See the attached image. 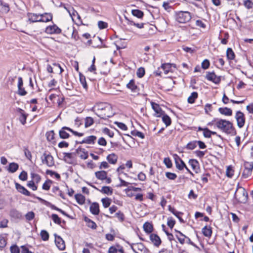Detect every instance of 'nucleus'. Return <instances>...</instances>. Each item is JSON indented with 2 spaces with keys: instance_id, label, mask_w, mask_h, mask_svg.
Here are the masks:
<instances>
[{
  "instance_id": "1",
  "label": "nucleus",
  "mask_w": 253,
  "mask_h": 253,
  "mask_svg": "<svg viewBox=\"0 0 253 253\" xmlns=\"http://www.w3.org/2000/svg\"><path fill=\"white\" fill-rule=\"evenodd\" d=\"M92 111L100 119L106 120L113 115L112 107L105 102L96 103L92 108Z\"/></svg>"
},
{
  "instance_id": "2",
  "label": "nucleus",
  "mask_w": 253,
  "mask_h": 253,
  "mask_svg": "<svg viewBox=\"0 0 253 253\" xmlns=\"http://www.w3.org/2000/svg\"><path fill=\"white\" fill-rule=\"evenodd\" d=\"M215 121L216 127L222 132L226 134L234 133V128L231 122L224 119H217Z\"/></svg>"
},
{
  "instance_id": "3",
  "label": "nucleus",
  "mask_w": 253,
  "mask_h": 253,
  "mask_svg": "<svg viewBox=\"0 0 253 253\" xmlns=\"http://www.w3.org/2000/svg\"><path fill=\"white\" fill-rule=\"evenodd\" d=\"M191 14L187 11H179L175 12V19L180 23H186L191 19Z\"/></svg>"
},
{
  "instance_id": "4",
  "label": "nucleus",
  "mask_w": 253,
  "mask_h": 253,
  "mask_svg": "<svg viewBox=\"0 0 253 253\" xmlns=\"http://www.w3.org/2000/svg\"><path fill=\"white\" fill-rule=\"evenodd\" d=\"M130 247L135 253H150L148 249L141 243L131 244Z\"/></svg>"
},
{
  "instance_id": "5",
  "label": "nucleus",
  "mask_w": 253,
  "mask_h": 253,
  "mask_svg": "<svg viewBox=\"0 0 253 253\" xmlns=\"http://www.w3.org/2000/svg\"><path fill=\"white\" fill-rule=\"evenodd\" d=\"M235 197L240 202H244L247 201L248 198V193L245 189L242 187H240L235 193Z\"/></svg>"
},
{
  "instance_id": "6",
  "label": "nucleus",
  "mask_w": 253,
  "mask_h": 253,
  "mask_svg": "<svg viewBox=\"0 0 253 253\" xmlns=\"http://www.w3.org/2000/svg\"><path fill=\"white\" fill-rule=\"evenodd\" d=\"M244 166V169L242 173V177L247 178L252 174L253 169V162H245Z\"/></svg>"
},
{
  "instance_id": "7",
  "label": "nucleus",
  "mask_w": 253,
  "mask_h": 253,
  "mask_svg": "<svg viewBox=\"0 0 253 253\" xmlns=\"http://www.w3.org/2000/svg\"><path fill=\"white\" fill-rule=\"evenodd\" d=\"M42 163L45 164L48 167H51L54 166V161L53 157L50 154L44 153L43 156L41 157Z\"/></svg>"
},
{
  "instance_id": "8",
  "label": "nucleus",
  "mask_w": 253,
  "mask_h": 253,
  "mask_svg": "<svg viewBox=\"0 0 253 253\" xmlns=\"http://www.w3.org/2000/svg\"><path fill=\"white\" fill-rule=\"evenodd\" d=\"M235 118L236 120L237 126L239 128H242L245 123V116L243 113L238 111L236 113Z\"/></svg>"
},
{
  "instance_id": "9",
  "label": "nucleus",
  "mask_w": 253,
  "mask_h": 253,
  "mask_svg": "<svg viewBox=\"0 0 253 253\" xmlns=\"http://www.w3.org/2000/svg\"><path fill=\"white\" fill-rule=\"evenodd\" d=\"M206 78L215 84H219L221 81V78L220 76H217L215 75V73L212 72H208L206 76Z\"/></svg>"
},
{
  "instance_id": "10",
  "label": "nucleus",
  "mask_w": 253,
  "mask_h": 253,
  "mask_svg": "<svg viewBox=\"0 0 253 253\" xmlns=\"http://www.w3.org/2000/svg\"><path fill=\"white\" fill-rule=\"evenodd\" d=\"M48 34H58L61 33V30L55 24L47 26L45 30Z\"/></svg>"
},
{
  "instance_id": "11",
  "label": "nucleus",
  "mask_w": 253,
  "mask_h": 253,
  "mask_svg": "<svg viewBox=\"0 0 253 253\" xmlns=\"http://www.w3.org/2000/svg\"><path fill=\"white\" fill-rule=\"evenodd\" d=\"M67 130L71 132L72 131V129L67 126H63L59 130V135L60 138L65 139L69 137L70 134L67 132Z\"/></svg>"
},
{
  "instance_id": "12",
  "label": "nucleus",
  "mask_w": 253,
  "mask_h": 253,
  "mask_svg": "<svg viewBox=\"0 0 253 253\" xmlns=\"http://www.w3.org/2000/svg\"><path fill=\"white\" fill-rule=\"evenodd\" d=\"M55 236V243L57 247L61 251L64 250L65 249V244L64 241L60 236L56 234H54Z\"/></svg>"
},
{
  "instance_id": "13",
  "label": "nucleus",
  "mask_w": 253,
  "mask_h": 253,
  "mask_svg": "<svg viewBox=\"0 0 253 253\" xmlns=\"http://www.w3.org/2000/svg\"><path fill=\"white\" fill-rule=\"evenodd\" d=\"M17 112L19 113V120L22 125H25L26 123V119L28 114H26L25 111L21 108H17Z\"/></svg>"
},
{
  "instance_id": "14",
  "label": "nucleus",
  "mask_w": 253,
  "mask_h": 253,
  "mask_svg": "<svg viewBox=\"0 0 253 253\" xmlns=\"http://www.w3.org/2000/svg\"><path fill=\"white\" fill-rule=\"evenodd\" d=\"M126 87L134 93H138L139 91V87L136 85L135 81L133 79L131 80L126 84Z\"/></svg>"
},
{
  "instance_id": "15",
  "label": "nucleus",
  "mask_w": 253,
  "mask_h": 253,
  "mask_svg": "<svg viewBox=\"0 0 253 253\" xmlns=\"http://www.w3.org/2000/svg\"><path fill=\"white\" fill-rule=\"evenodd\" d=\"M151 104L153 109L156 113L155 116L157 117H160L162 116L164 112L162 110L159 105L153 102H152Z\"/></svg>"
},
{
  "instance_id": "16",
  "label": "nucleus",
  "mask_w": 253,
  "mask_h": 253,
  "mask_svg": "<svg viewBox=\"0 0 253 253\" xmlns=\"http://www.w3.org/2000/svg\"><path fill=\"white\" fill-rule=\"evenodd\" d=\"M15 188L19 192L22 193V194L27 196H31V193L24 186H22L20 184L15 183Z\"/></svg>"
},
{
  "instance_id": "17",
  "label": "nucleus",
  "mask_w": 253,
  "mask_h": 253,
  "mask_svg": "<svg viewBox=\"0 0 253 253\" xmlns=\"http://www.w3.org/2000/svg\"><path fill=\"white\" fill-rule=\"evenodd\" d=\"M150 239L154 246L158 247L161 244V240L159 236L156 234H151L150 236Z\"/></svg>"
},
{
  "instance_id": "18",
  "label": "nucleus",
  "mask_w": 253,
  "mask_h": 253,
  "mask_svg": "<svg viewBox=\"0 0 253 253\" xmlns=\"http://www.w3.org/2000/svg\"><path fill=\"white\" fill-rule=\"evenodd\" d=\"M29 21L31 22H41V14L28 13L27 14Z\"/></svg>"
},
{
  "instance_id": "19",
  "label": "nucleus",
  "mask_w": 253,
  "mask_h": 253,
  "mask_svg": "<svg viewBox=\"0 0 253 253\" xmlns=\"http://www.w3.org/2000/svg\"><path fill=\"white\" fill-rule=\"evenodd\" d=\"M174 159L176 168L179 170H182L184 167H185L184 162L177 155H175Z\"/></svg>"
},
{
  "instance_id": "20",
  "label": "nucleus",
  "mask_w": 253,
  "mask_h": 253,
  "mask_svg": "<svg viewBox=\"0 0 253 253\" xmlns=\"http://www.w3.org/2000/svg\"><path fill=\"white\" fill-rule=\"evenodd\" d=\"M90 211L94 215H98L99 213V206L97 203H93L89 208Z\"/></svg>"
},
{
  "instance_id": "21",
  "label": "nucleus",
  "mask_w": 253,
  "mask_h": 253,
  "mask_svg": "<svg viewBox=\"0 0 253 253\" xmlns=\"http://www.w3.org/2000/svg\"><path fill=\"white\" fill-rule=\"evenodd\" d=\"M189 164L196 173H198L199 172L200 168L199 162L197 160L195 159H190L189 161Z\"/></svg>"
},
{
  "instance_id": "22",
  "label": "nucleus",
  "mask_w": 253,
  "mask_h": 253,
  "mask_svg": "<svg viewBox=\"0 0 253 253\" xmlns=\"http://www.w3.org/2000/svg\"><path fill=\"white\" fill-rule=\"evenodd\" d=\"M96 137L94 135H90L84 138L81 142V143H86L88 144H93L96 140Z\"/></svg>"
},
{
  "instance_id": "23",
  "label": "nucleus",
  "mask_w": 253,
  "mask_h": 253,
  "mask_svg": "<svg viewBox=\"0 0 253 253\" xmlns=\"http://www.w3.org/2000/svg\"><path fill=\"white\" fill-rule=\"evenodd\" d=\"M218 111L221 114L226 116H231L232 115V110L227 107L219 108Z\"/></svg>"
},
{
  "instance_id": "24",
  "label": "nucleus",
  "mask_w": 253,
  "mask_h": 253,
  "mask_svg": "<svg viewBox=\"0 0 253 253\" xmlns=\"http://www.w3.org/2000/svg\"><path fill=\"white\" fill-rule=\"evenodd\" d=\"M77 153L80 154V157L81 159L83 160H85L88 158V153L87 152H85V149L84 148H82L81 147H79L76 150Z\"/></svg>"
},
{
  "instance_id": "25",
  "label": "nucleus",
  "mask_w": 253,
  "mask_h": 253,
  "mask_svg": "<svg viewBox=\"0 0 253 253\" xmlns=\"http://www.w3.org/2000/svg\"><path fill=\"white\" fill-rule=\"evenodd\" d=\"M106 159L110 164H115L118 160V156L115 153H112L108 155Z\"/></svg>"
},
{
  "instance_id": "26",
  "label": "nucleus",
  "mask_w": 253,
  "mask_h": 253,
  "mask_svg": "<svg viewBox=\"0 0 253 253\" xmlns=\"http://www.w3.org/2000/svg\"><path fill=\"white\" fill-rule=\"evenodd\" d=\"M9 214L10 216L15 219H20L22 217L21 213L15 209L10 210Z\"/></svg>"
},
{
  "instance_id": "27",
  "label": "nucleus",
  "mask_w": 253,
  "mask_h": 253,
  "mask_svg": "<svg viewBox=\"0 0 253 253\" xmlns=\"http://www.w3.org/2000/svg\"><path fill=\"white\" fill-rule=\"evenodd\" d=\"M52 19V15L50 13H45L41 14V22H47Z\"/></svg>"
},
{
  "instance_id": "28",
  "label": "nucleus",
  "mask_w": 253,
  "mask_h": 253,
  "mask_svg": "<svg viewBox=\"0 0 253 253\" xmlns=\"http://www.w3.org/2000/svg\"><path fill=\"white\" fill-rule=\"evenodd\" d=\"M95 176L100 180H105L107 177V173L105 171H98L95 172Z\"/></svg>"
},
{
  "instance_id": "29",
  "label": "nucleus",
  "mask_w": 253,
  "mask_h": 253,
  "mask_svg": "<svg viewBox=\"0 0 253 253\" xmlns=\"http://www.w3.org/2000/svg\"><path fill=\"white\" fill-rule=\"evenodd\" d=\"M108 253H124V250L122 247L112 246L109 249Z\"/></svg>"
},
{
  "instance_id": "30",
  "label": "nucleus",
  "mask_w": 253,
  "mask_h": 253,
  "mask_svg": "<svg viewBox=\"0 0 253 253\" xmlns=\"http://www.w3.org/2000/svg\"><path fill=\"white\" fill-rule=\"evenodd\" d=\"M169 210L171 211L176 217L181 222H184L183 219L179 216V214H182V213L178 211H176L173 208L171 207V206H169Z\"/></svg>"
},
{
  "instance_id": "31",
  "label": "nucleus",
  "mask_w": 253,
  "mask_h": 253,
  "mask_svg": "<svg viewBox=\"0 0 253 253\" xmlns=\"http://www.w3.org/2000/svg\"><path fill=\"white\" fill-rule=\"evenodd\" d=\"M84 221L86 223V225L88 227L92 229H96L97 228L96 224L90 219L85 217Z\"/></svg>"
},
{
  "instance_id": "32",
  "label": "nucleus",
  "mask_w": 253,
  "mask_h": 253,
  "mask_svg": "<svg viewBox=\"0 0 253 253\" xmlns=\"http://www.w3.org/2000/svg\"><path fill=\"white\" fill-rule=\"evenodd\" d=\"M162 116V121L166 125V126H170L171 124V120L170 118L167 114L163 113Z\"/></svg>"
},
{
  "instance_id": "33",
  "label": "nucleus",
  "mask_w": 253,
  "mask_h": 253,
  "mask_svg": "<svg viewBox=\"0 0 253 253\" xmlns=\"http://www.w3.org/2000/svg\"><path fill=\"white\" fill-rule=\"evenodd\" d=\"M19 166L17 163H11L9 165L7 170L11 173L15 172L18 169Z\"/></svg>"
},
{
  "instance_id": "34",
  "label": "nucleus",
  "mask_w": 253,
  "mask_h": 253,
  "mask_svg": "<svg viewBox=\"0 0 253 253\" xmlns=\"http://www.w3.org/2000/svg\"><path fill=\"white\" fill-rule=\"evenodd\" d=\"M143 229L145 232L150 234L153 231V225L149 222H145L143 225Z\"/></svg>"
},
{
  "instance_id": "35",
  "label": "nucleus",
  "mask_w": 253,
  "mask_h": 253,
  "mask_svg": "<svg viewBox=\"0 0 253 253\" xmlns=\"http://www.w3.org/2000/svg\"><path fill=\"white\" fill-rule=\"evenodd\" d=\"M75 199L78 204L83 205L85 202V197L81 194H77L75 196Z\"/></svg>"
},
{
  "instance_id": "36",
  "label": "nucleus",
  "mask_w": 253,
  "mask_h": 253,
  "mask_svg": "<svg viewBox=\"0 0 253 253\" xmlns=\"http://www.w3.org/2000/svg\"><path fill=\"white\" fill-rule=\"evenodd\" d=\"M100 191L104 194L111 195L113 193V189L109 186H103Z\"/></svg>"
},
{
  "instance_id": "37",
  "label": "nucleus",
  "mask_w": 253,
  "mask_h": 253,
  "mask_svg": "<svg viewBox=\"0 0 253 253\" xmlns=\"http://www.w3.org/2000/svg\"><path fill=\"white\" fill-rule=\"evenodd\" d=\"M202 233L205 236L210 237L211 235L212 231L211 228H208L206 226L202 229Z\"/></svg>"
},
{
  "instance_id": "38",
  "label": "nucleus",
  "mask_w": 253,
  "mask_h": 253,
  "mask_svg": "<svg viewBox=\"0 0 253 253\" xmlns=\"http://www.w3.org/2000/svg\"><path fill=\"white\" fill-rule=\"evenodd\" d=\"M94 123V120L90 117H87L85 119L84 126L87 128L90 126L93 125Z\"/></svg>"
},
{
  "instance_id": "39",
  "label": "nucleus",
  "mask_w": 253,
  "mask_h": 253,
  "mask_svg": "<svg viewBox=\"0 0 253 253\" xmlns=\"http://www.w3.org/2000/svg\"><path fill=\"white\" fill-rule=\"evenodd\" d=\"M197 97L198 93L197 92H193L191 95L188 98V102L190 104L193 103Z\"/></svg>"
},
{
  "instance_id": "40",
  "label": "nucleus",
  "mask_w": 253,
  "mask_h": 253,
  "mask_svg": "<svg viewBox=\"0 0 253 253\" xmlns=\"http://www.w3.org/2000/svg\"><path fill=\"white\" fill-rule=\"evenodd\" d=\"M132 14L139 18H141L144 15L143 12L139 9H134L131 11Z\"/></svg>"
},
{
  "instance_id": "41",
  "label": "nucleus",
  "mask_w": 253,
  "mask_h": 253,
  "mask_svg": "<svg viewBox=\"0 0 253 253\" xmlns=\"http://www.w3.org/2000/svg\"><path fill=\"white\" fill-rule=\"evenodd\" d=\"M227 57L229 60H233L235 58V54L231 48H228L226 51Z\"/></svg>"
},
{
  "instance_id": "42",
  "label": "nucleus",
  "mask_w": 253,
  "mask_h": 253,
  "mask_svg": "<svg viewBox=\"0 0 253 253\" xmlns=\"http://www.w3.org/2000/svg\"><path fill=\"white\" fill-rule=\"evenodd\" d=\"M161 68L164 70L165 74L167 75L171 69V64L169 63L163 64L161 66Z\"/></svg>"
},
{
  "instance_id": "43",
  "label": "nucleus",
  "mask_w": 253,
  "mask_h": 253,
  "mask_svg": "<svg viewBox=\"0 0 253 253\" xmlns=\"http://www.w3.org/2000/svg\"><path fill=\"white\" fill-rule=\"evenodd\" d=\"M102 205L105 208L109 207L111 204V200L109 198H103L101 199Z\"/></svg>"
},
{
  "instance_id": "44",
  "label": "nucleus",
  "mask_w": 253,
  "mask_h": 253,
  "mask_svg": "<svg viewBox=\"0 0 253 253\" xmlns=\"http://www.w3.org/2000/svg\"><path fill=\"white\" fill-rule=\"evenodd\" d=\"M9 11V7L8 4L3 3L1 7L0 8V12L6 13Z\"/></svg>"
},
{
  "instance_id": "45",
  "label": "nucleus",
  "mask_w": 253,
  "mask_h": 253,
  "mask_svg": "<svg viewBox=\"0 0 253 253\" xmlns=\"http://www.w3.org/2000/svg\"><path fill=\"white\" fill-rule=\"evenodd\" d=\"M197 146V141H193L189 142L186 146V148L188 150H193Z\"/></svg>"
},
{
  "instance_id": "46",
  "label": "nucleus",
  "mask_w": 253,
  "mask_h": 253,
  "mask_svg": "<svg viewBox=\"0 0 253 253\" xmlns=\"http://www.w3.org/2000/svg\"><path fill=\"white\" fill-rule=\"evenodd\" d=\"M41 236L43 241H47L49 239V234L48 232L45 230H42L41 232Z\"/></svg>"
},
{
  "instance_id": "47",
  "label": "nucleus",
  "mask_w": 253,
  "mask_h": 253,
  "mask_svg": "<svg viewBox=\"0 0 253 253\" xmlns=\"http://www.w3.org/2000/svg\"><path fill=\"white\" fill-rule=\"evenodd\" d=\"M31 175L34 182H36L37 183H38L40 181L41 177L40 175L35 173H32Z\"/></svg>"
},
{
  "instance_id": "48",
  "label": "nucleus",
  "mask_w": 253,
  "mask_h": 253,
  "mask_svg": "<svg viewBox=\"0 0 253 253\" xmlns=\"http://www.w3.org/2000/svg\"><path fill=\"white\" fill-rule=\"evenodd\" d=\"M52 183L51 180H46L45 182L43 184L42 188L45 190H48L50 189V185Z\"/></svg>"
},
{
  "instance_id": "49",
  "label": "nucleus",
  "mask_w": 253,
  "mask_h": 253,
  "mask_svg": "<svg viewBox=\"0 0 253 253\" xmlns=\"http://www.w3.org/2000/svg\"><path fill=\"white\" fill-rule=\"evenodd\" d=\"M137 76L138 78H142L145 75V69L143 67L139 68L136 72Z\"/></svg>"
},
{
  "instance_id": "50",
  "label": "nucleus",
  "mask_w": 253,
  "mask_h": 253,
  "mask_svg": "<svg viewBox=\"0 0 253 253\" xmlns=\"http://www.w3.org/2000/svg\"><path fill=\"white\" fill-rule=\"evenodd\" d=\"M115 216L117 217L120 222H123L125 220V215L121 211L116 212Z\"/></svg>"
},
{
  "instance_id": "51",
  "label": "nucleus",
  "mask_w": 253,
  "mask_h": 253,
  "mask_svg": "<svg viewBox=\"0 0 253 253\" xmlns=\"http://www.w3.org/2000/svg\"><path fill=\"white\" fill-rule=\"evenodd\" d=\"M46 138L48 141H51L54 138V132L53 130H51L47 132L46 133Z\"/></svg>"
},
{
  "instance_id": "52",
  "label": "nucleus",
  "mask_w": 253,
  "mask_h": 253,
  "mask_svg": "<svg viewBox=\"0 0 253 253\" xmlns=\"http://www.w3.org/2000/svg\"><path fill=\"white\" fill-rule=\"evenodd\" d=\"M131 134L134 136H137L142 139L145 137L144 134L142 132L137 130L132 131Z\"/></svg>"
},
{
  "instance_id": "53",
  "label": "nucleus",
  "mask_w": 253,
  "mask_h": 253,
  "mask_svg": "<svg viewBox=\"0 0 253 253\" xmlns=\"http://www.w3.org/2000/svg\"><path fill=\"white\" fill-rule=\"evenodd\" d=\"M24 154L25 157L29 160H31L32 157L31 152L29 150L27 147H24L23 148Z\"/></svg>"
},
{
  "instance_id": "54",
  "label": "nucleus",
  "mask_w": 253,
  "mask_h": 253,
  "mask_svg": "<svg viewBox=\"0 0 253 253\" xmlns=\"http://www.w3.org/2000/svg\"><path fill=\"white\" fill-rule=\"evenodd\" d=\"M51 218L53 221V222L57 224H61V218L59 217L58 215L56 214H52L51 215Z\"/></svg>"
},
{
  "instance_id": "55",
  "label": "nucleus",
  "mask_w": 253,
  "mask_h": 253,
  "mask_svg": "<svg viewBox=\"0 0 253 253\" xmlns=\"http://www.w3.org/2000/svg\"><path fill=\"white\" fill-rule=\"evenodd\" d=\"M80 81L84 88L86 89L87 85L86 83L85 77L81 74H80Z\"/></svg>"
},
{
  "instance_id": "56",
  "label": "nucleus",
  "mask_w": 253,
  "mask_h": 253,
  "mask_svg": "<svg viewBox=\"0 0 253 253\" xmlns=\"http://www.w3.org/2000/svg\"><path fill=\"white\" fill-rule=\"evenodd\" d=\"M166 177L170 180H175L177 177V175L174 173L167 172L166 173Z\"/></svg>"
},
{
  "instance_id": "57",
  "label": "nucleus",
  "mask_w": 253,
  "mask_h": 253,
  "mask_svg": "<svg viewBox=\"0 0 253 253\" xmlns=\"http://www.w3.org/2000/svg\"><path fill=\"white\" fill-rule=\"evenodd\" d=\"M35 217V213L33 211H29L27 212L25 215L26 219L27 220L30 221L34 219Z\"/></svg>"
},
{
  "instance_id": "58",
  "label": "nucleus",
  "mask_w": 253,
  "mask_h": 253,
  "mask_svg": "<svg viewBox=\"0 0 253 253\" xmlns=\"http://www.w3.org/2000/svg\"><path fill=\"white\" fill-rule=\"evenodd\" d=\"M98 26L100 29H104L108 27V24L102 21H99L98 22Z\"/></svg>"
},
{
  "instance_id": "59",
  "label": "nucleus",
  "mask_w": 253,
  "mask_h": 253,
  "mask_svg": "<svg viewBox=\"0 0 253 253\" xmlns=\"http://www.w3.org/2000/svg\"><path fill=\"white\" fill-rule=\"evenodd\" d=\"M175 223V220L172 217L168 219L167 224L170 228H172Z\"/></svg>"
},
{
  "instance_id": "60",
  "label": "nucleus",
  "mask_w": 253,
  "mask_h": 253,
  "mask_svg": "<svg viewBox=\"0 0 253 253\" xmlns=\"http://www.w3.org/2000/svg\"><path fill=\"white\" fill-rule=\"evenodd\" d=\"M103 132L107 134L110 137H113L114 136V132L107 127H105L103 129Z\"/></svg>"
},
{
  "instance_id": "61",
  "label": "nucleus",
  "mask_w": 253,
  "mask_h": 253,
  "mask_svg": "<svg viewBox=\"0 0 253 253\" xmlns=\"http://www.w3.org/2000/svg\"><path fill=\"white\" fill-rule=\"evenodd\" d=\"M19 178L22 181H25L27 179V173L25 171H22L19 175Z\"/></svg>"
},
{
  "instance_id": "62",
  "label": "nucleus",
  "mask_w": 253,
  "mask_h": 253,
  "mask_svg": "<svg viewBox=\"0 0 253 253\" xmlns=\"http://www.w3.org/2000/svg\"><path fill=\"white\" fill-rule=\"evenodd\" d=\"M164 162L167 168H170L172 167V163L169 158H165L164 160Z\"/></svg>"
},
{
  "instance_id": "63",
  "label": "nucleus",
  "mask_w": 253,
  "mask_h": 253,
  "mask_svg": "<svg viewBox=\"0 0 253 253\" xmlns=\"http://www.w3.org/2000/svg\"><path fill=\"white\" fill-rule=\"evenodd\" d=\"M244 5L248 9H250L253 7V2L251 0H246L244 1Z\"/></svg>"
},
{
  "instance_id": "64",
  "label": "nucleus",
  "mask_w": 253,
  "mask_h": 253,
  "mask_svg": "<svg viewBox=\"0 0 253 253\" xmlns=\"http://www.w3.org/2000/svg\"><path fill=\"white\" fill-rule=\"evenodd\" d=\"M11 253H19L20 250L16 245L12 246L10 247Z\"/></svg>"
}]
</instances>
